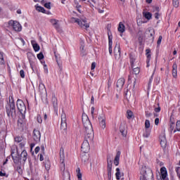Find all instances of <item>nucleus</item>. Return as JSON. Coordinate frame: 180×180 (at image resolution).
Segmentation results:
<instances>
[{
	"instance_id": "1",
	"label": "nucleus",
	"mask_w": 180,
	"mask_h": 180,
	"mask_svg": "<svg viewBox=\"0 0 180 180\" xmlns=\"http://www.w3.org/2000/svg\"><path fill=\"white\" fill-rule=\"evenodd\" d=\"M60 169L62 172L63 179V180H70V172L68 170H65V163H64V161L65 160V155L64 154V148H60Z\"/></svg>"
},
{
	"instance_id": "2",
	"label": "nucleus",
	"mask_w": 180,
	"mask_h": 180,
	"mask_svg": "<svg viewBox=\"0 0 180 180\" xmlns=\"http://www.w3.org/2000/svg\"><path fill=\"white\" fill-rule=\"evenodd\" d=\"M140 180H154L153 170L147 166H142L139 174Z\"/></svg>"
},
{
	"instance_id": "3",
	"label": "nucleus",
	"mask_w": 180,
	"mask_h": 180,
	"mask_svg": "<svg viewBox=\"0 0 180 180\" xmlns=\"http://www.w3.org/2000/svg\"><path fill=\"white\" fill-rule=\"evenodd\" d=\"M6 113L8 116V117H13L15 115H16V108L15 107V101L13 100H11V97H9V104H8L6 106Z\"/></svg>"
},
{
	"instance_id": "4",
	"label": "nucleus",
	"mask_w": 180,
	"mask_h": 180,
	"mask_svg": "<svg viewBox=\"0 0 180 180\" xmlns=\"http://www.w3.org/2000/svg\"><path fill=\"white\" fill-rule=\"evenodd\" d=\"M11 157L15 164H18L20 160L23 162H26V160H27V152H26V150H22L20 156H19V155H15V153H12Z\"/></svg>"
},
{
	"instance_id": "5",
	"label": "nucleus",
	"mask_w": 180,
	"mask_h": 180,
	"mask_svg": "<svg viewBox=\"0 0 180 180\" xmlns=\"http://www.w3.org/2000/svg\"><path fill=\"white\" fill-rule=\"evenodd\" d=\"M71 22L73 23H77V25L79 26V27H82V29H88L89 27V23L86 20V19L84 18H72Z\"/></svg>"
},
{
	"instance_id": "6",
	"label": "nucleus",
	"mask_w": 180,
	"mask_h": 180,
	"mask_svg": "<svg viewBox=\"0 0 180 180\" xmlns=\"http://www.w3.org/2000/svg\"><path fill=\"white\" fill-rule=\"evenodd\" d=\"M84 139L87 141L94 140V129L92 127L84 128Z\"/></svg>"
},
{
	"instance_id": "7",
	"label": "nucleus",
	"mask_w": 180,
	"mask_h": 180,
	"mask_svg": "<svg viewBox=\"0 0 180 180\" xmlns=\"http://www.w3.org/2000/svg\"><path fill=\"white\" fill-rule=\"evenodd\" d=\"M8 26L12 27L15 32H20L22 30V25L18 21L10 20L8 22Z\"/></svg>"
},
{
	"instance_id": "8",
	"label": "nucleus",
	"mask_w": 180,
	"mask_h": 180,
	"mask_svg": "<svg viewBox=\"0 0 180 180\" xmlns=\"http://www.w3.org/2000/svg\"><path fill=\"white\" fill-rule=\"evenodd\" d=\"M112 162L110 160V156L107 157V171H108V179L112 180Z\"/></svg>"
},
{
	"instance_id": "9",
	"label": "nucleus",
	"mask_w": 180,
	"mask_h": 180,
	"mask_svg": "<svg viewBox=\"0 0 180 180\" xmlns=\"http://www.w3.org/2000/svg\"><path fill=\"white\" fill-rule=\"evenodd\" d=\"M82 123L84 129H86L88 127H92V124H91L89 117H88V115H86V114L85 113L82 114Z\"/></svg>"
},
{
	"instance_id": "10",
	"label": "nucleus",
	"mask_w": 180,
	"mask_h": 180,
	"mask_svg": "<svg viewBox=\"0 0 180 180\" xmlns=\"http://www.w3.org/2000/svg\"><path fill=\"white\" fill-rule=\"evenodd\" d=\"M17 109H18L19 112L23 115V113H26V105L23 101L18 99L17 101Z\"/></svg>"
},
{
	"instance_id": "11",
	"label": "nucleus",
	"mask_w": 180,
	"mask_h": 180,
	"mask_svg": "<svg viewBox=\"0 0 180 180\" xmlns=\"http://www.w3.org/2000/svg\"><path fill=\"white\" fill-rule=\"evenodd\" d=\"M98 122L101 129H106V117L105 116V114L101 113L98 115Z\"/></svg>"
},
{
	"instance_id": "12",
	"label": "nucleus",
	"mask_w": 180,
	"mask_h": 180,
	"mask_svg": "<svg viewBox=\"0 0 180 180\" xmlns=\"http://www.w3.org/2000/svg\"><path fill=\"white\" fill-rule=\"evenodd\" d=\"M41 137V134L40 133V131L37 129H34L33 134H32V138L34 141H35V143H40Z\"/></svg>"
},
{
	"instance_id": "13",
	"label": "nucleus",
	"mask_w": 180,
	"mask_h": 180,
	"mask_svg": "<svg viewBox=\"0 0 180 180\" xmlns=\"http://www.w3.org/2000/svg\"><path fill=\"white\" fill-rule=\"evenodd\" d=\"M60 129L62 130L67 129V115H65L64 112H63L62 114H61Z\"/></svg>"
},
{
	"instance_id": "14",
	"label": "nucleus",
	"mask_w": 180,
	"mask_h": 180,
	"mask_svg": "<svg viewBox=\"0 0 180 180\" xmlns=\"http://www.w3.org/2000/svg\"><path fill=\"white\" fill-rule=\"evenodd\" d=\"M82 151L84 153H88L91 150V146H89V141L84 140L81 146Z\"/></svg>"
},
{
	"instance_id": "15",
	"label": "nucleus",
	"mask_w": 180,
	"mask_h": 180,
	"mask_svg": "<svg viewBox=\"0 0 180 180\" xmlns=\"http://www.w3.org/2000/svg\"><path fill=\"white\" fill-rule=\"evenodd\" d=\"M51 102L56 113H58V101L56 96H52Z\"/></svg>"
},
{
	"instance_id": "16",
	"label": "nucleus",
	"mask_w": 180,
	"mask_h": 180,
	"mask_svg": "<svg viewBox=\"0 0 180 180\" xmlns=\"http://www.w3.org/2000/svg\"><path fill=\"white\" fill-rule=\"evenodd\" d=\"M114 56L115 58H120V44L117 43L114 48Z\"/></svg>"
},
{
	"instance_id": "17",
	"label": "nucleus",
	"mask_w": 180,
	"mask_h": 180,
	"mask_svg": "<svg viewBox=\"0 0 180 180\" xmlns=\"http://www.w3.org/2000/svg\"><path fill=\"white\" fill-rule=\"evenodd\" d=\"M160 143L162 148H165V147H167V138L165 137V134L160 136Z\"/></svg>"
},
{
	"instance_id": "18",
	"label": "nucleus",
	"mask_w": 180,
	"mask_h": 180,
	"mask_svg": "<svg viewBox=\"0 0 180 180\" xmlns=\"http://www.w3.org/2000/svg\"><path fill=\"white\" fill-rule=\"evenodd\" d=\"M126 80H124V78H120L117 80L116 86L118 88V89H122L123 88V85H124V82Z\"/></svg>"
},
{
	"instance_id": "19",
	"label": "nucleus",
	"mask_w": 180,
	"mask_h": 180,
	"mask_svg": "<svg viewBox=\"0 0 180 180\" xmlns=\"http://www.w3.org/2000/svg\"><path fill=\"white\" fill-rule=\"evenodd\" d=\"M160 175H161V178L162 179H166L167 175H168V173L167 172V168L165 167H162L160 169Z\"/></svg>"
},
{
	"instance_id": "20",
	"label": "nucleus",
	"mask_w": 180,
	"mask_h": 180,
	"mask_svg": "<svg viewBox=\"0 0 180 180\" xmlns=\"http://www.w3.org/2000/svg\"><path fill=\"white\" fill-rule=\"evenodd\" d=\"M176 68H178V66L176 65V63H174L172 65V70L173 78H176V77H178Z\"/></svg>"
},
{
	"instance_id": "21",
	"label": "nucleus",
	"mask_w": 180,
	"mask_h": 180,
	"mask_svg": "<svg viewBox=\"0 0 180 180\" xmlns=\"http://www.w3.org/2000/svg\"><path fill=\"white\" fill-rule=\"evenodd\" d=\"M50 22L51 23V25L55 27V29L58 30L60 29V25L58 24V20H56V19H51Z\"/></svg>"
},
{
	"instance_id": "22",
	"label": "nucleus",
	"mask_w": 180,
	"mask_h": 180,
	"mask_svg": "<svg viewBox=\"0 0 180 180\" xmlns=\"http://www.w3.org/2000/svg\"><path fill=\"white\" fill-rule=\"evenodd\" d=\"M115 176L117 180H120V178H122V176H124V173H121L120 169L117 167L116 169Z\"/></svg>"
},
{
	"instance_id": "23",
	"label": "nucleus",
	"mask_w": 180,
	"mask_h": 180,
	"mask_svg": "<svg viewBox=\"0 0 180 180\" xmlns=\"http://www.w3.org/2000/svg\"><path fill=\"white\" fill-rule=\"evenodd\" d=\"M120 151H118L115 155V160H114V164L116 167L119 165V162L120 161Z\"/></svg>"
},
{
	"instance_id": "24",
	"label": "nucleus",
	"mask_w": 180,
	"mask_h": 180,
	"mask_svg": "<svg viewBox=\"0 0 180 180\" xmlns=\"http://www.w3.org/2000/svg\"><path fill=\"white\" fill-rule=\"evenodd\" d=\"M31 44L32 45L34 51L37 52L39 51V50H40V46H39L37 43H36V41H31Z\"/></svg>"
},
{
	"instance_id": "25",
	"label": "nucleus",
	"mask_w": 180,
	"mask_h": 180,
	"mask_svg": "<svg viewBox=\"0 0 180 180\" xmlns=\"http://www.w3.org/2000/svg\"><path fill=\"white\" fill-rule=\"evenodd\" d=\"M118 32L120 33H124L125 32V27L123 22H120L118 25Z\"/></svg>"
},
{
	"instance_id": "26",
	"label": "nucleus",
	"mask_w": 180,
	"mask_h": 180,
	"mask_svg": "<svg viewBox=\"0 0 180 180\" xmlns=\"http://www.w3.org/2000/svg\"><path fill=\"white\" fill-rule=\"evenodd\" d=\"M146 56H147V67H148V63H150V60H151V54H150V53H151V51L150 49H146Z\"/></svg>"
},
{
	"instance_id": "27",
	"label": "nucleus",
	"mask_w": 180,
	"mask_h": 180,
	"mask_svg": "<svg viewBox=\"0 0 180 180\" xmlns=\"http://www.w3.org/2000/svg\"><path fill=\"white\" fill-rule=\"evenodd\" d=\"M120 131L123 137H126V136L127 135V130H126V128H124V127H120Z\"/></svg>"
},
{
	"instance_id": "28",
	"label": "nucleus",
	"mask_w": 180,
	"mask_h": 180,
	"mask_svg": "<svg viewBox=\"0 0 180 180\" xmlns=\"http://www.w3.org/2000/svg\"><path fill=\"white\" fill-rule=\"evenodd\" d=\"M143 15L144 18H146V19H147L148 20H150V19H151L153 16V15L150 12L143 13Z\"/></svg>"
},
{
	"instance_id": "29",
	"label": "nucleus",
	"mask_w": 180,
	"mask_h": 180,
	"mask_svg": "<svg viewBox=\"0 0 180 180\" xmlns=\"http://www.w3.org/2000/svg\"><path fill=\"white\" fill-rule=\"evenodd\" d=\"M36 10L38 11V12H41L42 13H46V9H44L43 7L40 6H36Z\"/></svg>"
},
{
	"instance_id": "30",
	"label": "nucleus",
	"mask_w": 180,
	"mask_h": 180,
	"mask_svg": "<svg viewBox=\"0 0 180 180\" xmlns=\"http://www.w3.org/2000/svg\"><path fill=\"white\" fill-rule=\"evenodd\" d=\"M77 178H78V180H82V174L81 173V169L79 168H78L77 169Z\"/></svg>"
},
{
	"instance_id": "31",
	"label": "nucleus",
	"mask_w": 180,
	"mask_h": 180,
	"mask_svg": "<svg viewBox=\"0 0 180 180\" xmlns=\"http://www.w3.org/2000/svg\"><path fill=\"white\" fill-rule=\"evenodd\" d=\"M127 119H131L133 117V112L131 110H128L127 111Z\"/></svg>"
},
{
	"instance_id": "32",
	"label": "nucleus",
	"mask_w": 180,
	"mask_h": 180,
	"mask_svg": "<svg viewBox=\"0 0 180 180\" xmlns=\"http://www.w3.org/2000/svg\"><path fill=\"white\" fill-rule=\"evenodd\" d=\"M151 133V131L150 129H146L145 133H143V137H146V139L150 137V134Z\"/></svg>"
},
{
	"instance_id": "33",
	"label": "nucleus",
	"mask_w": 180,
	"mask_h": 180,
	"mask_svg": "<svg viewBox=\"0 0 180 180\" xmlns=\"http://www.w3.org/2000/svg\"><path fill=\"white\" fill-rule=\"evenodd\" d=\"M133 74H135V75H139V74H140V68H134Z\"/></svg>"
},
{
	"instance_id": "34",
	"label": "nucleus",
	"mask_w": 180,
	"mask_h": 180,
	"mask_svg": "<svg viewBox=\"0 0 180 180\" xmlns=\"http://www.w3.org/2000/svg\"><path fill=\"white\" fill-rule=\"evenodd\" d=\"M172 4L174 8H178L179 6V0H173Z\"/></svg>"
},
{
	"instance_id": "35",
	"label": "nucleus",
	"mask_w": 180,
	"mask_h": 180,
	"mask_svg": "<svg viewBox=\"0 0 180 180\" xmlns=\"http://www.w3.org/2000/svg\"><path fill=\"white\" fill-rule=\"evenodd\" d=\"M150 120H146L145 121V128L147 129H150Z\"/></svg>"
},
{
	"instance_id": "36",
	"label": "nucleus",
	"mask_w": 180,
	"mask_h": 180,
	"mask_svg": "<svg viewBox=\"0 0 180 180\" xmlns=\"http://www.w3.org/2000/svg\"><path fill=\"white\" fill-rule=\"evenodd\" d=\"M0 63L1 64H4L5 60H4V53L0 52Z\"/></svg>"
},
{
	"instance_id": "37",
	"label": "nucleus",
	"mask_w": 180,
	"mask_h": 180,
	"mask_svg": "<svg viewBox=\"0 0 180 180\" xmlns=\"http://www.w3.org/2000/svg\"><path fill=\"white\" fill-rule=\"evenodd\" d=\"M80 50H81V55L82 56V57H84V56H86V52H85V51L84 50V46H81Z\"/></svg>"
},
{
	"instance_id": "38",
	"label": "nucleus",
	"mask_w": 180,
	"mask_h": 180,
	"mask_svg": "<svg viewBox=\"0 0 180 180\" xmlns=\"http://www.w3.org/2000/svg\"><path fill=\"white\" fill-rule=\"evenodd\" d=\"M37 58L38 60H43V58H44V55H43V53H39L37 54Z\"/></svg>"
},
{
	"instance_id": "39",
	"label": "nucleus",
	"mask_w": 180,
	"mask_h": 180,
	"mask_svg": "<svg viewBox=\"0 0 180 180\" xmlns=\"http://www.w3.org/2000/svg\"><path fill=\"white\" fill-rule=\"evenodd\" d=\"M176 129L177 131H180V121L176 122Z\"/></svg>"
},
{
	"instance_id": "40",
	"label": "nucleus",
	"mask_w": 180,
	"mask_h": 180,
	"mask_svg": "<svg viewBox=\"0 0 180 180\" xmlns=\"http://www.w3.org/2000/svg\"><path fill=\"white\" fill-rule=\"evenodd\" d=\"M44 6L46 8V9H51V3H46Z\"/></svg>"
},
{
	"instance_id": "41",
	"label": "nucleus",
	"mask_w": 180,
	"mask_h": 180,
	"mask_svg": "<svg viewBox=\"0 0 180 180\" xmlns=\"http://www.w3.org/2000/svg\"><path fill=\"white\" fill-rule=\"evenodd\" d=\"M158 108H155V112H156V113H159V112H161V108L160 107V103H158Z\"/></svg>"
},
{
	"instance_id": "42",
	"label": "nucleus",
	"mask_w": 180,
	"mask_h": 180,
	"mask_svg": "<svg viewBox=\"0 0 180 180\" xmlns=\"http://www.w3.org/2000/svg\"><path fill=\"white\" fill-rule=\"evenodd\" d=\"M15 141L16 143H20V141H22V137L20 136H17L15 138Z\"/></svg>"
},
{
	"instance_id": "43",
	"label": "nucleus",
	"mask_w": 180,
	"mask_h": 180,
	"mask_svg": "<svg viewBox=\"0 0 180 180\" xmlns=\"http://www.w3.org/2000/svg\"><path fill=\"white\" fill-rule=\"evenodd\" d=\"M91 116L93 119L95 117V107H91Z\"/></svg>"
},
{
	"instance_id": "44",
	"label": "nucleus",
	"mask_w": 180,
	"mask_h": 180,
	"mask_svg": "<svg viewBox=\"0 0 180 180\" xmlns=\"http://www.w3.org/2000/svg\"><path fill=\"white\" fill-rule=\"evenodd\" d=\"M161 41H162V36L160 35L158 39V46H160V44H161Z\"/></svg>"
},
{
	"instance_id": "45",
	"label": "nucleus",
	"mask_w": 180,
	"mask_h": 180,
	"mask_svg": "<svg viewBox=\"0 0 180 180\" xmlns=\"http://www.w3.org/2000/svg\"><path fill=\"white\" fill-rule=\"evenodd\" d=\"M112 42H110V44H108V50H109V53L112 54Z\"/></svg>"
},
{
	"instance_id": "46",
	"label": "nucleus",
	"mask_w": 180,
	"mask_h": 180,
	"mask_svg": "<svg viewBox=\"0 0 180 180\" xmlns=\"http://www.w3.org/2000/svg\"><path fill=\"white\" fill-rule=\"evenodd\" d=\"M18 126H20V127H22V126L23 124V120H22V119H19L18 120Z\"/></svg>"
},
{
	"instance_id": "47",
	"label": "nucleus",
	"mask_w": 180,
	"mask_h": 180,
	"mask_svg": "<svg viewBox=\"0 0 180 180\" xmlns=\"http://www.w3.org/2000/svg\"><path fill=\"white\" fill-rule=\"evenodd\" d=\"M20 75L21 78H25V71L23 70H21L20 71Z\"/></svg>"
},
{
	"instance_id": "48",
	"label": "nucleus",
	"mask_w": 180,
	"mask_h": 180,
	"mask_svg": "<svg viewBox=\"0 0 180 180\" xmlns=\"http://www.w3.org/2000/svg\"><path fill=\"white\" fill-rule=\"evenodd\" d=\"M88 2H89V4H91V6H94V4H92V3L94 4V5L95 4H96V1L95 0H89Z\"/></svg>"
},
{
	"instance_id": "49",
	"label": "nucleus",
	"mask_w": 180,
	"mask_h": 180,
	"mask_svg": "<svg viewBox=\"0 0 180 180\" xmlns=\"http://www.w3.org/2000/svg\"><path fill=\"white\" fill-rule=\"evenodd\" d=\"M37 122H38V123H42L43 120H41V116H40V115L37 116Z\"/></svg>"
},
{
	"instance_id": "50",
	"label": "nucleus",
	"mask_w": 180,
	"mask_h": 180,
	"mask_svg": "<svg viewBox=\"0 0 180 180\" xmlns=\"http://www.w3.org/2000/svg\"><path fill=\"white\" fill-rule=\"evenodd\" d=\"M16 169L18 174H22V167H20V166H18Z\"/></svg>"
},
{
	"instance_id": "51",
	"label": "nucleus",
	"mask_w": 180,
	"mask_h": 180,
	"mask_svg": "<svg viewBox=\"0 0 180 180\" xmlns=\"http://www.w3.org/2000/svg\"><path fill=\"white\" fill-rule=\"evenodd\" d=\"M96 67V63L95 62H93L91 63V70H95V68Z\"/></svg>"
},
{
	"instance_id": "52",
	"label": "nucleus",
	"mask_w": 180,
	"mask_h": 180,
	"mask_svg": "<svg viewBox=\"0 0 180 180\" xmlns=\"http://www.w3.org/2000/svg\"><path fill=\"white\" fill-rule=\"evenodd\" d=\"M34 151H35V154H37V153L40 151V147L37 146L34 149Z\"/></svg>"
},
{
	"instance_id": "53",
	"label": "nucleus",
	"mask_w": 180,
	"mask_h": 180,
	"mask_svg": "<svg viewBox=\"0 0 180 180\" xmlns=\"http://www.w3.org/2000/svg\"><path fill=\"white\" fill-rule=\"evenodd\" d=\"M159 123H160V119L159 118H155V124H156V126H158Z\"/></svg>"
},
{
	"instance_id": "54",
	"label": "nucleus",
	"mask_w": 180,
	"mask_h": 180,
	"mask_svg": "<svg viewBox=\"0 0 180 180\" xmlns=\"http://www.w3.org/2000/svg\"><path fill=\"white\" fill-rule=\"evenodd\" d=\"M19 41L22 43V46H25V39L23 38H20Z\"/></svg>"
},
{
	"instance_id": "55",
	"label": "nucleus",
	"mask_w": 180,
	"mask_h": 180,
	"mask_svg": "<svg viewBox=\"0 0 180 180\" xmlns=\"http://www.w3.org/2000/svg\"><path fill=\"white\" fill-rule=\"evenodd\" d=\"M111 42V44H113V42L112 41V37H110V35H108V44H110Z\"/></svg>"
},
{
	"instance_id": "56",
	"label": "nucleus",
	"mask_w": 180,
	"mask_h": 180,
	"mask_svg": "<svg viewBox=\"0 0 180 180\" xmlns=\"http://www.w3.org/2000/svg\"><path fill=\"white\" fill-rule=\"evenodd\" d=\"M148 32H149V34H150V37H154V31H152V32H151V30H149Z\"/></svg>"
},
{
	"instance_id": "57",
	"label": "nucleus",
	"mask_w": 180,
	"mask_h": 180,
	"mask_svg": "<svg viewBox=\"0 0 180 180\" xmlns=\"http://www.w3.org/2000/svg\"><path fill=\"white\" fill-rule=\"evenodd\" d=\"M155 19H157V20L160 19V13H155Z\"/></svg>"
},
{
	"instance_id": "58",
	"label": "nucleus",
	"mask_w": 180,
	"mask_h": 180,
	"mask_svg": "<svg viewBox=\"0 0 180 180\" xmlns=\"http://www.w3.org/2000/svg\"><path fill=\"white\" fill-rule=\"evenodd\" d=\"M111 86H112V81L110 79L108 82V88H110Z\"/></svg>"
},
{
	"instance_id": "59",
	"label": "nucleus",
	"mask_w": 180,
	"mask_h": 180,
	"mask_svg": "<svg viewBox=\"0 0 180 180\" xmlns=\"http://www.w3.org/2000/svg\"><path fill=\"white\" fill-rule=\"evenodd\" d=\"M76 8H77L78 12H79V13H81V10H79V8H81V5L77 4Z\"/></svg>"
},
{
	"instance_id": "60",
	"label": "nucleus",
	"mask_w": 180,
	"mask_h": 180,
	"mask_svg": "<svg viewBox=\"0 0 180 180\" xmlns=\"http://www.w3.org/2000/svg\"><path fill=\"white\" fill-rule=\"evenodd\" d=\"M0 176H6V173L0 172Z\"/></svg>"
},
{
	"instance_id": "61",
	"label": "nucleus",
	"mask_w": 180,
	"mask_h": 180,
	"mask_svg": "<svg viewBox=\"0 0 180 180\" xmlns=\"http://www.w3.org/2000/svg\"><path fill=\"white\" fill-rule=\"evenodd\" d=\"M146 117H150V116H151V112H146Z\"/></svg>"
},
{
	"instance_id": "62",
	"label": "nucleus",
	"mask_w": 180,
	"mask_h": 180,
	"mask_svg": "<svg viewBox=\"0 0 180 180\" xmlns=\"http://www.w3.org/2000/svg\"><path fill=\"white\" fill-rule=\"evenodd\" d=\"M94 101H95V99H94V96H91V103L92 105H94Z\"/></svg>"
},
{
	"instance_id": "63",
	"label": "nucleus",
	"mask_w": 180,
	"mask_h": 180,
	"mask_svg": "<svg viewBox=\"0 0 180 180\" xmlns=\"http://www.w3.org/2000/svg\"><path fill=\"white\" fill-rule=\"evenodd\" d=\"M20 146L21 148H23V147H25V143L23 142L20 143Z\"/></svg>"
},
{
	"instance_id": "64",
	"label": "nucleus",
	"mask_w": 180,
	"mask_h": 180,
	"mask_svg": "<svg viewBox=\"0 0 180 180\" xmlns=\"http://www.w3.org/2000/svg\"><path fill=\"white\" fill-rule=\"evenodd\" d=\"M170 130H171V131H172V130H174V124H172L170 125Z\"/></svg>"
}]
</instances>
